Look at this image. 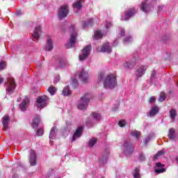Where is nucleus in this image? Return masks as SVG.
I'll use <instances>...</instances> for the list:
<instances>
[{"label":"nucleus","mask_w":178,"mask_h":178,"mask_svg":"<svg viewBox=\"0 0 178 178\" xmlns=\"http://www.w3.org/2000/svg\"><path fill=\"white\" fill-rule=\"evenodd\" d=\"M54 133V131H51V134Z\"/></svg>","instance_id":"nucleus-47"},{"label":"nucleus","mask_w":178,"mask_h":178,"mask_svg":"<svg viewBox=\"0 0 178 178\" xmlns=\"http://www.w3.org/2000/svg\"><path fill=\"white\" fill-rule=\"evenodd\" d=\"M177 115V113L176 112V110L175 109H171L170 111V118L172 120H175V119H176V116Z\"/></svg>","instance_id":"nucleus-23"},{"label":"nucleus","mask_w":178,"mask_h":178,"mask_svg":"<svg viewBox=\"0 0 178 178\" xmlns=\"http://www.w3.org/2000/svg\"><path fill=\"white\" fill-rule=\"evenodd\" d=\"M168 138L170 140H175L176 138V131L174 128H170L168 132Z\"/></svg>","instance_id":"nucleus-19"},{"label":"nucleus","mask_w":178,"mask_h":178,"mask_svg":"<svg viewBox=\"0 0 178 178\" xmlns=\"http://www.w3.org/2000/svg\"><path fill=\"white\" fill-rule=\"evenodd\" d=\"M159 112V108L157 106H153L149 112L150 116H155Z\"/></svg>","instance_id":"nucleus-21"},{"label":"nucleus","mask_w":178,"mask_h":178,"mask_svg":"<svg viewBox=\"0 0 178 178\" xmlns=\"http://www.w3.org/2000/svg\"><path fill=\"white\" fill-rule=\"evenodd\" d=\"M124 147H125L129 152H133L134 149V145L131 143L129 144L127 142H125L124 144Z\"/></svg>","instance_id":"nucleus-20"},{"label":"nucleus","mask_w":178,"mask_h":178,"mask_svg":"<svg viewBox=\"0 0 178 178\" xmlns=\"http://www.w3.org/2000/svg\"><path fill=\"white\" fill-rule=\"evenodd\" d=\"M131 136L134 137H136L137 138H139L140 136H141V133L138 131H132L131 132Z\"/></svg>","instance_id":"nucleus-31"},{"label":"nucleus","mask_w":178,"mask_h":178,"mask_svg":"<svg viewBox=\"0 0 178 178\" xmlns=\"http://www.w3.org/2000/svg\"><path fill=\"white\" fill-rule=\"evenodd\" d=\"M102 77H104V74L100 73L98 76V79H99V80H101V79H102Z\"/></svg>","instance_id":"nucleus-42"},{"label":"nucleus","mask_w":178,"mask_h":178,"mask_svg":"<svg viewBox=\"0 0 178 178\" xmlns=\"http://www.w3.org/2000/svg\"><path fill=\"white\" fill-rule=\"evenodd\" d=\"M40 33H41V26H38L35 29L33 34L32 35L33 38L38 40L40 38Z\"/></svg>","instance_id":"nucleus-18"},{"label":"nucleus","mask_w":178,"mask_h":178,"mask_svg":"<svg viewBox=\"0 0 178 178\" xmlns=\"http://www.w3.org/2000/svg\"><path fill=\"white\" fill-rule=\"evenodd\" d=\"M5 86L6 88V92L10 94V92H13L15 91V88H16V83L15 82V78L10 76L7 78V83H5Z\"/></svg>","instance_id":"nucleus-3"},{"label":"nucleus","mask_w":178,"mask_h":178,"mask_svg":"<svg viewBox=\"0 0 178 178\" xmlns=\"http://www.w3.org/2000/svg\"><path fill=\"white\" fill-rule=\"evenodd\" d=\"M118 125L120 127H124L126 126V120H122L118 122Z\"/></svg>","instance_id":"nucleus-37"},{"label":"nucleus","mask_w":178,"mask_h":178,"mask_svg":"<svg viewBox=\"0 0 178 178\" xmlns=\"http://www.w3.org/2000/svg\"><path fill=\"white\" fill-rule=\"evenodd\" d=\"M134 177V178H140V169L139 168H135Z\"/></svg>","instance_id":"nucleus-32"},{"label":"nucleus","mask_w":178,"mask_h":178,"mask_svg":"<svg viewBox=\"0 0 178 178\" xmlns=\"http://www.w3.org/2000/svg\"><path fill=\"white\" fill-rule=\"evenodd\" d=\"M81 133H83V127H79L72 136V141H75L76 138H79L81 136Z\"/></svg>","instance_id":"nucleus-16"},{"label":"nucleus","mask_w":178,"mask_h":178,"mask_svg":"<svg viewBox=\"0 0 178 178\" xmlns=\"http://www.w3.org/2000/svg\"><path fill=\"white\" fill-rule=\"evenodd\" d=\"M97 52H112V48L109 46V43H105L102 45L100 50L97 49Z\"/></svg>","instance_id":"nucleus-12"},{"label":"nucleus","mask_w":178,"mask_h":178,"mask_svg":"<svg viewBox=\"0 0 178 178\" xmlns=\"http://www.w3.org/2000/svg\"><path fill=\"white\" fill-rule=\"evenodd\" d=\"M49 92H50L51 95H54L55 92H56V88L54 86H50L48 89Z\"/></svg>","instance_id":"nucleus-33"},{"label":"nucleus","mask_w":178,"mask_h":178,"mask_svg":"<svg viewBox=\"0 0 178 178\" xmlns=\"http://www.w3.org/2000/svg\"><path fill=\"white\" fill-rule=\"evenodd\" d=\"M48 104V97L46 95L40 96L38 97L36 100V106L40 109H42V108H45Z\"/></svg>","instance_id":"nucleus-4"},{"label":"nucleus","mask_w":178,"mask_h":178,"mask_svg":"<svg viewBox=\"0 0 178 178\" xmlns=\"http://www.w3.org/2000/svg\"><path fill=\"white\" fill-rule=\"evenodd\" d=\"M79 76V79L82 80L83 83H87L88 81V74H87L84 70L81 71Z\"/></svg>","instance_id":"nucleus-15"},{"label":"nucleus","mask_w":178,"mask_h":178,"mask_svg":"<svg viewBox=\"0 0 178 178\" xmlns=\"http://www.w3.org/2000/svg\"><path fill=\"white\" fill-rule=\"evenodd\" d=\"M29 105H30V98L26 96L22 102L19 104V109L24 111L29 108Z\"/></svg>","instance_id":"nucleus-9"},{"label":"nucleus","mask_w":178,"mask_h":178,"mask_svg":"<svg viewBox=\"0 0 178 178\" xmlns=\"http://www.w3.org/2000/svg\"><path fill=\"white\" fill-rule=\"evenodd\" d=\"M6 67V62L1 61L0 62V70H3Z\"/></svg>","instance_id":"nucleus-38"},{"label":"nucleus","mask_w":178,"mask_h":178,"mask_svg":"<svg viewBox=\"0 0 178 178\" xmlns=\"http://www.w3.org/2000/svg\"><path fill=\"white\" fill-rule=\"evenodd\" d=\"M163 154H165V152H163V150L159 151L158 153L154 156V159H158V158H159V156L163 155Z\"/></svg>","instance_id":"nucleus-35"},{"label":"nucleus","mask_w":178,"mask_h":178,"mask_svg":"<svg viewBox=\"0 0 178 178\" xmlns=\"http://www.w3.org/2000/svg\"><path fill=\"white\" fill-rule=\"evenodd\" d=\"M125 67H128V69H131V68L133 67V65L131 64V63H127L125 64Z\"/></svg>","instance_id":"nucleus-41"},{"label":"nucleus","mask_w":178,"mask_h":178,"mask_svg":"<svg viewBox=\"0 0 178 178\" xmlns=\"http://www.w3.org/2000/svg\"><path fill=\"white\" fill-rule=\"evenodd\" d=\"M90 95L86 94L84 95V97L81 98V103L78 104V109H86L87 108V105H88V103L90 102Z\"/></svg>","instance_id":"nucleus-5"},{"label":"nucleus","mask_w":178,"mask_h":178,"mask_svg":"<svg viewBox=\"0 0 178 178\" xmlns=\"http://www.w3.org/2000/svg\"><path fill=\"white\" fill-rule=\"evenodd\" d=\"M95 143H97V138H92L89 141V147H94L95 145Z\"/></svg>","instance_id":"nucleus-36"},{"label":"nucleus","mask_w":178,"mask_h":178,"mask_svg":"<svg viewBox=\"0 0 178 178\" xmlns=\"http://www.w3.org/2000/svg\"><path fill=\"white\" fill-rule=\"evenodd\" d=\"M107 26H108V27H111L112 26V24H111L110 22L107 23Z\"/></svg>","instance_id":"nucleus-44"},{"label":"nucleus","mask_w":178,"mask_h":178,"mask_svg":"<svg viewBox=\"0 0 178 178\" xmlns=\"http://www.w3.org/2000/svg\"><path fill=\"white\" fill-rule=\"evenodd\" d=\"M91 116L95 120H101V114H99L98 113H92L91 114Z\"/></svg>","instance_id":"nucleus-26"},{"label":"nucleus","mask_w":178,"mask_h":178,"mask_svg":"<svg viewBox=\"0 0 178 178\" xmlns=\"http://www.w3.org/2000/svg\"><path fill=\"white\" fill-rule=\"evenodd\" d=\"M99 38H102V33L99 31H97L95 32V40H99Z\"/></svg>","instance_id":"nucleus-27"},{"label":"nucleus","mask_w":178,"mask_h":178,"mask_svg":"<svg viewBox=\"0 0 178 178\" xmlns=\"http://www.w3.org/2000/svg\"><path fill=\"white\" fill-rule=\"evenodd\" d=\"M63 94L65 96L70 95V94H72V92H70V88H69V86H66L65 88H64L63 90Z\"/></svg>","instance_id":"nucleus-24"},{"label":"nucleus","mask_w":178,"mask_h":178,"mask_svg":"<svg viewBox=\"0 0 178 178\" xmlns=\"http://www.w3.org/2000/svg\"><path fill=\"white\" fill-rule=\"evenodd\" d=\"M117 86L116 74H108L104 82V88H115Z\"/></svg>","instance_id":"nucleus-1"},{"label":"nucleus","mask_w":178,"mask_h":178,"mask_svg":"<svg viewBox=\"0 0 178 178\" xmlns=\"http://www.w3.org/2000/svg\"><path fill=\"white\" fill-rule=\"evenodd\" d=\"M147 66H142L140 67V70H138L139 73H141L140 74L139 77H141L143 74L145 73V70H147Z\"/></svg>","instance_id":"nucleus-30"},{"label":"nucleus","mask_w":178,"mask_h":178,"mask_svg":"<svg viewBox=\"0 0 178 178\" xmlns=\"http://www.w3.org/2000/svg\"><path fill=\"white\" fill-rule=\"evenodd\" d=\"M165 165L161 164V163H156V167L154 172L156 175H160V173H163L164 172H166V169L164 168Z\"/></svg>","instance_id":"nucleus-11"},{"label":"nucleus","mask_w":178,"mask_h":178,"mask_svg":"<svg viewBox=\"0 0 178 178\" xmlns=\"http://www.w3.org/2000/svg\"><path fill=\"white\" fill-rule=\"evenodd\" d=\"M177 163H178V156L177 157Z\"/></svg>","instance_id":"nucleus-46"},{"label":"nucleus","mask_w":178,"mask_h":178,"mask_svg":"<svg viewBox=\"0 0 178 178\" xmlns=\"http://www.w3.org/2000/svg\"><path fill=\"white\" fill-rule=\"evenodd\" d=\"M3 81V79L0 76V84H2Z\"/></svg>","instance_id":"nucleus-43"},{"label":"nucleus","mask_w":178,"mask_h":178,"mask_svg":"<svg viewBox=\"0 0 178 178\" xmlns=\"http://www.w3.org/2000/svg\"><path fill=\"white\" fill-rule=\"evenodd\" d=\"M2 124L3 126V130H8V127L9 126V115H4L2 118Z\"/></svg>","instance_id":"nucleus-14"},{"label":"nucleus","mask_w":178,"mask_h":178,"mask_svg":"<svg viewBox=\"0 0 178 178\" xmlns=\"http://www.w3.org/2000/svg\"><path fill=\"white\" fill-rule=\"evenodd\" d=\"M134 15H136V9H129L124 12V16H122L121 17V20H129L130 17H131V16H134Z\"/></svg>","instance_id":"nucleus-8"},{"label":"nucleus","mask_w":178,"mask_h":178,"mask_svg":"<svg viewBox=\"0 0 178 178\" xmlns=\"http://www.w3.org/2000/svg\"><path fill=\"white\" fill-rule=\"evenodd\" d=\"M139 161H140L141 162H143V161H145V156H144L143 153H140L139 154Z\"/></svg>","instance_id":"nucleus-39"},{"label":"nucleus","mask_w":178,"mask_h":178,"mask_svg":"<svg viewBox=\"0 0 178 178\" xmlns=\"http://www.w3.org/2000/svg\"><path fill=\"white\" fill-rule=\"evenodd\" d=\"M53 49H54V46L52 45V39H51V37L47 36V42L46 44L45 50L51 51Z\"/></svg>","instance_id":"nucleus-17"},{"label":"nucleus","mask_w":178,"mask_h":178,"mask_svg":"<svg viewBox=\"0 0 178 178\" xmlns=\"http://www.w3.org/2000/svg\"><path fill=\"white\" fill-rule=\"evenodd\" d=\"M70 33H71V37L70 38V42L67 44L65 45L66 48H72V47H74V42H76V37H77V32H76V29H74V25H71L69 29Z\"/></svg>","instance_id":"nucleus-2"},{"label":"nucleus","mask_w":178,"mask_h":178,"mask_svg":"<svg viewBox=\"0 0 178 178\" xmlns=\"http://www.w3.org/2000/svg\"><path fill=\"white\" fill-rule=\"evenodd\" d=\"M91 22H92V19H89V22L91 23Z\"/></svg>","instance_id":"nucleus-45"},{"label":"nucleus","mask_w":178,"mask_h":178,"mask_svg":"<svg viewBox=\"0 0 178 178\" xmlns=\"http://www.w3.org/2000/svg\"><path fill=\"white\" fill-rule=\"evenodd\" d=\"M140 9L141 10H143V12H145V13H147V12H148V10H147V2H143L141 3V6H140Z\"/></svg>","instance_id":"nucleus-29"},{"label":"nucleus","mask_w":178,"mask_h":178,"mask_svg":"<svg viewBox=\"0 0 178 178\" xmlns=\"http://www.w3.org/2000/svg\"><path fill=\"white\" fill-rule=\"evenodd\" d=\"M155 101H156V97H155V96H152L150 97L149 102L150 104H152V103L155 102Z\"/></svg>","instance_id":"nucleus-40"},{"label":"nucleus","mask_w":178,"mask_h":178,"mask_svg":"<svg viewBox=\"0 0 178 178\" xmlns=\"http://www.w3.org/2000/svg\"><path fill=\"white\" fill-rule=\"evenodd\" d=\"M165 99H166V93L161 92L160 94V97L159 99V101H160V102H163Z\"/></svg>","instance_id":"nucleus-28"},{"label":"nucleus","mask_w":178,"mask_h":178,"mask_svg":"<svg viewBox=\"0 0 178 178\" xmlns=\"http://www.w3.org/2000/svg\"><path fill=\"white\" fill-rule=\"evenodd\" d=\"M31 157L29 159V162L31 163V166H35L37 165V154H35V151L31 149L30 151Z\"/></svg>","instance_id":"nucleus-10"},{"label":"nucleus","mask_w":178,"mask_h":178,"mask_svg":"<svg viewBox=\"0 0 178 178\" xmlns=\"http://www.w3.org/2000/svg\"><path fill=\"white\" fill-rule=\"evenodd\" d=\"M68 12H69V10L67 9V6L66 5H64L60 8H59L58 18L60 19V20H62V19H64V17H66V16H67Z\"/></svg>","instance_id":"nucleus-7"},{"label":"nucleus","mask_w":178,"mask_h":178,"mask_svg":"<svg viewBox=\"0 0 178 178\" xmlns=\"http://www.w3.org/2000/svg\"><path fill=\"white\" fill-rule=\"evenodd\" d=\"M66 66V60L63 58L58 59V67L62 68Z\"/></svg>","instance_id":"nucleus-22"},{"label":"nucleus","mask_w":178,"mask_h":178,"mask_svg":"<svg viewBox=\"0 0 178 178\" xmlns=\"http://www.w3.org/2000/svg\"><path fill=\"white\" fill-rule=\"evenodd\" d=\"M81 2H84V0H79L73 4L74 8L76 9H81Z\"/></svg>","instance_id":"nucleus-25"},{"label":"nucleus","mask_w":178,"mask_h":178,"mask_svg":"<svg viewBox=\"0 0 178 178\" xmlns=\"http://www.w3.org/2000/svg\"><path fill=\"white\" fill-rule=\"evenodd\" d=\"M90 51H91V47H85L81 51V54L79 56V60H84L85 59H87V58H88V55H90Z\"/></svg>","instance_id":"nucleus-6"},{"label":"nucleus","mask_w":178,"mask_h":178,"mask_svg":"<svg viewBox=\"0 0 178 178\" xmlns=\"http://www.w3.org/2000/svg\"><path fill=\"white\" fill-rule=\"evenodd\" d=\"M37 136L39 137H41V136L44 135V128H39L38 131H36Z\"/></svg>","instance_id":"nucleus-34"},{"label":"nucleus","mask_w":178,"mask_h":178,"mask_svg":"<svg viewBox=\"0 0 178 178\" xmlns=\"http://www.w3.org/2000/svg\"><path fill=\"white\" fill-rule=\"evenodd\" d=\"M40 122H41V120L40 119V115H35L31 123L33 129H37L38 127V125L40 124Z\"/></svg>","instance_id":"nucleus-13"}]
</instances>
